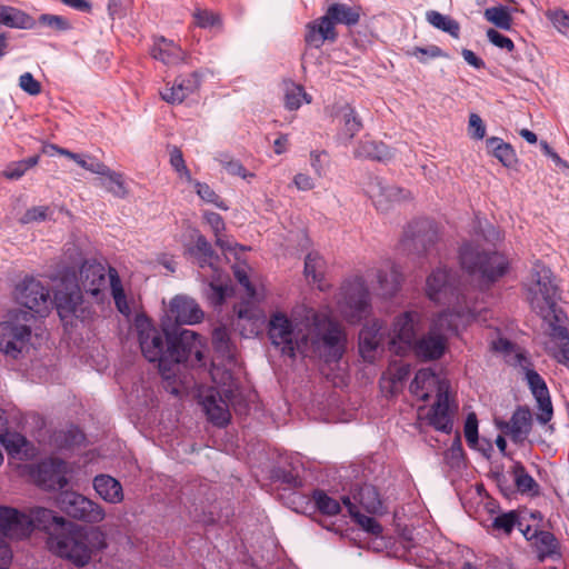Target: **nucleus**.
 I'll use <instances>...</instances> for the list:
<instances>
[{
	"label": "nucleus",
	"instance_id": "f257e3e1",
	"mask_svg": "<svg viewBox=\"0 0 569 569\" xmlns=\"http://www.w3.org/2000/svg\"><path fill=\"white\" fill-rule=\"evenodd\" d=\"M137 328L144 358L159 362L161 370L170 369L172 363L202 365L203 351L197 332L179 327L160 330L148 319L138 320Z\"/></svg>",
	"mask_w": 569,
	"mask_h": 569
},
{
	"label": "nucleus",
	"instance_id": "f03ea898",
	"mask_svg": "<svg viewBox=\"0 0 569 569\" xmlns=\"http://www.w3.org/2000/svg\"><path fill=\"white\" fill-rule=\"evenodd\" d=\"M48 545L57 556L79 568L87 566L93 553L107 548L106 535L100 528H87L71 521L49 538Z\"/></svg>",
	"mask_w": 569,
	"mask_h": 569
},
{
	"label": "nucleus",
	"instance_id": "7ed1b4c3",
	"mask_svg": "<svg viewBox=\"0 0 569 569\" xmlns=\"http://www.w3.org/2000/svg\"><path fill=\"white\" fill-rule=\"evenodd\" d=\"M426 292L430 300L451 307L447 311L452 312L453 318L473 320L480 312L469 292L460 287L458 274L452 269H435L427 278Z\"/></svg>",
	"mask_w": 569,
	"mask_h": 569
},
{
	"label": "nucleus",
	"instance_id": "20e7f679",
	"mask_svg": "<svg viewBox=\"0 0 569 569\" xmlns=\"http://www.w3.org/2000/svg\"><path fill=\"white\" fill-rule=\"evenodd\" d=\"M459 262L461 268L475 277L479 286L489 289L509 270L508 258L496 250H487L480 244L466 241L459 248Z\"/></svg>",
	"mask_w": 569,
	"mask_h": 569
},
{
	"label": "nucleus",
	"instance_id": "39448f33",
	"mask_svg": "<svg viewBox=\"0 0 569 569\" xmlns=\"http://www.w3.org/2000/svg\"><path fill=\"white\" fill-rule=\"evenodd\" d=\"M457 330L453 313L442 311L432 320L428 332L416 339L409 351L422 361L438 360L447 350L448 335L456 333Z\"/></svg>",
	"mask_w": 569,
	"mask_h": 569
},
{
	"label": "nucleus",
	"instance_id": "423d86ee",
	"mask_svg": "<svg viewBox=\"0 0 569 569\" xmlns=\"http://www.w3.org/2000/svg\"><path fill=\"white\" fill-rule=\"evenodd\" d=\"M532 278L533 283L528 288L532 310L549 323L562 322L565 315L557 305L558 288L551 279V271L545 267L540 270L535 268Z\"/></svg>",
	"mask_w": 569,
	"mask_h": 569
},
{
	"label": "nucleus",
	"instance_id": "0eeeda50",
	"mask_svg": "<svg viewBox=\"0 0 569 569\" xmlns=\"http://www.w3.org/2000/svg\"><path fill=\"white\" fill-rule=\"evenodd\" d=\"M268 337L281 355L291 359L308 353V335L296 332L291 319L283 312L277 311L270 316Z\"/></svg>",
	"mask_w": 569,
	"mask_h": 569
},
{
	"label": "nucleus",
	"instance_id": "6e6552de",
	"mask_svg": "<svg viewBox=\"0 0 569 569\" xmlns=\"http://www.w3.org/2000/svg\"><path fill=\"white\" fill-rule=\"evenodd\" d=\"M339 308L343 318L352 325L368 318L371 312V297L362 277H355L343 282Z\"/></svg>",
	"mask_w": 569,
	"mask_h": 569
},
{
	"label": "nucleus",
	"instance_id": "1a4fd4ad",
	"mask_svg": "<svg viewBox=\"0 0 569 569\" xmlns=\"http://www.w3.org/2000/svg\"><path fill=\"white\" fill-rule=\"evenodd\" d=\"M31 315L18 311L0 322V351L12 359H18L31 339V327L27 321Z\"/></svg>",
	"mask_w": 569,
	"mask_h": 569
},
{
	"label": "nucleus",
	"instance_id": "9d476101",
	"mask_svg": "<svg viewBox=\"0 0 569 569\" xmlns=\"http://www.w3.org/2000/svg\"><path fill=\"white\" fill-rule=\"evenodd\" d=\"M346 350V337L340 327L329 322L323 332L308 337V353L305 358H317L326 363H337Z\"/></svg>",
	"mask_w": 569,
	"mask_h": 569
},
{
	"label": "nucleus",
	"instance_id": "9b49d317",
	"mask_svg": "<svg viewBox=\"0 0 569 569\" xmlns=\"http://www.w3.org/2000/svg\"><path fill=\"white\" fill-rule=\"evenodd\" d=\"M57 505L69 517L88 522H101L106 512L96 501L74 491H62L58 496Z\"/></svg>",
	"mask_w": 569,
	"mask_h": 569
},
{
	"label": "nucleus",
	"instance_id": "f8f14e48",
	"mask_svg": "<svg viewBox=\"0 0 569 569\" xmlns=\"http://www.w3.org/2000/svg\"><path fill=\"white\" fill-rule=\"evenodd\" d=\"M439 234L430 220H417L410 223L402 239L405 250L418 256H433Z\"/></svg>",
	"mask_w": 569,
	"mask_h": 569
},
{
	"label": "nucleus",
	"instance_id": "ddd939ff",
	"mask_svg": "<svg viewBox=\"0 0 569 569\" xmlns=\"http://www.w3.org/2000/svg\"><path fill=\"white\" fill-rule=\"evenodd\" d=\"M420 316L416 311H405L398 315L388 330V348L397 355H406L417 339L416 326Z\"/></svg>",
	"mask_w": 569,
	"mask_h": 569
},
{
	"label": "nucleus",
	"instance_id": "4468645a",
	"mask_svg": "<svg viewBox=\"0 0 569 569\" xmlns=\"http://www.w3.org/2000/svg\"><path fill=\"white\" fill-rule=\"evenodd\" d=\"M68 466L60 458H50L37 465L31 476L43 490H61L68 485Z\"/></svg>",
	"mask_w": 569,
	"mask_h": 569
},
{
	"label": "nucleus",
	"instance_id": "2eb2a0df",
	"mask_svg": "<svg viewBox=\"0 0 569 569\" xmlns=\"http://www.w3.org/2000/svg\"><path fill=\"white\" fill-rule=\"evenodd\" d=\"M17 301L38 315L48 311L50 293L39 280L24 278L16 288Z\"/></svg>",
	"mask_w": 569,
	"mask_h": 569
},
{
	"label": "nucleus",
	"instance_id": "dca6fc26",
	"mask_svg": "<svg viewBox=\"0 0 569 569\" xmlns=\"http://www.w3.org/2000/svg\"><path fill=\"white\" fill-rule=\"evenodd\" d=\"M388 347V329L379 320H373L359 332V352L363 360L373 362L379 350Z\"/></svg>",
	"mask_w": 569,
	"mask_h": 569
},
{
	"label": "nucleus",
	"instance_id": "f3484780",
	"mask_svg": "<svg viewBox=\"0 0 569 569\" xmlns=\"http://www.w3.org/2000/svg\"><path fill=\"white\" fill-rule=\"evenodd\" d=\"M82 290L76 286L71 289H60L54 293V305L64 325H73V319L83 318Z\"/></svg>",
	"mask_w": 569,
	"mask_h": 569
},
{
	"label": "nucleus",
	"instance_id": "a211bd4d",
	"mask_svg": "<svg viewBox=\"0 0 569 569\" xmlns=\"http://www.w3.org/2000/svg\"><path fill=\"white\" fill-rule=\"evenodd\" d=\"M31 535V521L26 512L0 506V539H22Z\"/></svg>",
	"mask_w": 569,
	"mask_h": 569
},
{
	"label": "nucleus",
	"instance_id": "6ab92c4d",
	"mask_svg": "<svg viewBox=\"0 0 569 569\" xmlns=\"http://www.w3.org/2000/svg\"><path fill=\"white\" fill-rule=\"evenodd\" d=\"M370 192L376 208L382 212L392 206L411 199V192L393 184H383L379 179L370 183Z\"/></svg>",
	"mask_w": 569,
	"mask_h": 569
},
{
	"label": "nucleus",
	"instance_id": "aec40b11",
	"mask_svg": "<svg viewBox=\"0 0 569 569\" xmlns=\"http://www.w3.org/2000/svg\"><path fill=\"white\" fill-rule=\"evenodd\" d=\"M81 290L91 295L97 300L102 297L106 286V270L104 267L92 260H84L79 271V284Z\"/></svg>",
	"mask_w": 569,
	"mask_h": 569
},
{
	"label": "nucleus",
	"instance_id": "412c9836",
	"mask_svg": "<svg viewBox=\"0 0 569 569\" xmlns=\"http://www.w3.org/2000/svg\"><path fill=\"white\" fill-rule=\"evenodd\" d=\"M499 429L508 435L516 445H521L532 428V415L528 407L518 406L509 421L498 423Z\"/></svg>",
	"mask_w": 569,
	"mask_h": 569
},
{
	"label": "nucleus",
	"instance_id": "4be33fe9",
	"mask_svg": "<svg viewBox=\"0 0 569 569\" xmlns=\"http://www.w3.org/2000/svg\"><path fill=\"white\" fill-rule=\"evenodd\" d=\"M305 30L306 44L315 49H320L326 42L335 43L339 37L337 29L325 16L309 21Z\"/></svg>",
	"mask_w": 569,
	"mask_h": 569
},
{
	"label": "nucleus",
	"instance_id": "5701e85b",
	"mask_svg": "<svg viewBox=\"0 0 569 569\" xmlns=\"http://www.w3.org/2000/svg\"><path fill=\"white\" fill-rule=\"evenodd\" d=\"M526 378L529 388L539 406L540 413L537 415V420L541 425H546L551 420L553 415L548 387L542 377L532 369L527 370Z\"/></svg>",
	"mask_w": 569,
	"mask_h": 569
},
{
	"label": "nucleus",
	"instance_id": "b1692460",
	"mask_svg": "<svg viewBox=\"0 0 569 569\" xmlns=\"http://www.w3.org/2000/svg\"><path fill=\"white\" fill-rule=\"evenodd\" d=\"M453 415L449 406L448 392L439 389L437 400L427 415L428 423L436 430L449 435L453 429Z\"/></svg>",
	"mask_w": 569,
	"mask_h": 569
},
{
	"label": "nucleus",
	"instance_id": "393cba45",
	"mask_svg": "<svg viewBox=\"0 0 569 569\" xmlns=\"http://www.w3.org/2000/svg\"><path fill=\"white\" fill-rule=\"evenodd\" d=\"M201 84L199 72L193 71L188 76L176 78L171 87H166L160 96L170 104L182 103L190 94L194 93Z\"/></svg>",
	"mask_w": 569,
	"mask_h": 569
},
{
	"label": "nucleus",
	"instance_id": "a878e982",
	"mask_svg": "<svg viewBox=\"0 0 569 569\" xmlns=\"http://www.w3.org/2000/svg\"><path fill=\"white\" fill-rule=\"evenodd\" d=\"M27 516L28 520L31 521V532L34 529L42 530L48 535V539L57 536L68 522L63 517L43 507L30 509Z\"/></svg>",
	"mask_w": 569,
	"mask_h": 569
},
{
	"label": "nucleus",
	"instance_id": "bb28decb",
	"mask_svg": "<svg viewBox=\"0 0 569 569\" xmlns=\"http://www.w3.org/2000/svg\"><path fill=\"white\" fill-rule=\"evenodd\" d=\"M170 313L179 328L181 325L199 323L204 316L196 300L186 296H177L171 300Z\"/></svg>",
	"mask_w": 569,
	"mask_h": 569
},
{
	"label": "nucleus",
	"instance_id": "cd10ccee",
	"mask_svg": "<svg viewBox=\"0 0 569 569\" xmlns=\"http://www.w3.org/2000/svg\"><path fill=\"white\" fill-rule=\"evenodd\" d=\"M211 340L216 359L221 360L223 366H234L237 362V349L227 327H216L212 331Z\"/></svg>",
	"mask_w": 569,
	"mask_h": 569
},
{
	"label": "nucleus",
	"instance_id": "c85d7f7f",
	"mask_svg": "<svg viewBox=\"0 0 569 569\" xmlns=\"http://www.w3.org/2000/svg\"><path fill=\"white\" fill-rule=\"evenodd\" d=\"M323 16L336 28L337 24L353 27L359 23L361 17V7L349 6L342 2H333L328 6Z\"/></svg>",
	"mask_w": 569,
	"mask_h": 569
},
{
	"label": "nucleus",
	"instance_id": "c756f323",
	"mask_svg": "<svg viewBox=\"0 0 569 569\" xmlns=\"http://www.w3.org/2000/svg\"><path fill=\"white\" fill-rule=\"evenodd\" d=\"M93 488L106 502L117 505L123 500L121 483L109 475H98L93 478Z\"/></svg>",
	"mask_w": 569,
	"mask_h": 569
},
{
	"label": "nucleus",
	"instance_id": "7c9ffc66",
	"mask_svg": "<svg viewBox=\"0 0 569 569\" xmlns=\"http://www.w3.org/2000/svg\"><path fill=\"white\" fill-rule=\"evenodd\" d=\"M202 405L208 420L216 427L223 428L230 422L231 413L227 401L221 396L217 398L214 395H209Z\"/></svg>",
	"mask_w": 569,
	"mask_h": 569
},
{
	"label": "nucleus",
	"instance_id": "2f4dec72",
	"mask_svg": "<svg viewBox=\"0 0 569 569\" xmlns=\"http://www.w3.org/2000/svg\"><path fill=\"white\" fill-rule=\"evenodd\" d=\"M0 22L6 27L17 29H33L37 27V21L31 16L18 8L4 4H0Z\"/></svg>",
	"mask_w": 569,
	"mask_h": 569
},
{
	"label": "nucleus",
	"instance_id": "473e14b6",
	"mask_svg": "<svg viewBox=\"0 0 569 569\" xmlns=\"http://www.w3.org/2000/svg\"><path fill=\"white\" fill-rule=\"evenodd\" d=\"M437 383V376L431 369H420L415 375L410 383V392L419 400L426 402L430 398V392Z\"/></svg>",
	"mask_w": 569,
	"mask_h": 569
},
{
	"label": "nucleus",
	"instance_id": "72a5a7b5",
	"mask_svg": "<svg viewBox=\"0 0 569 569\" xmlns=\"http://www.w3.org/2000/svg\"><path fill=\"white\" fill-rule=\"evenodd\" d=\"M353 156L360 159L385 161L390 157V151L383 142L363 139L355 148Z\"/></svg>",
	"mask_w": 569,
	"mask_h": 569
},
{
	"label": "nucleus",
	"instance_id": "f704fd0d",
	"mask_svg": "<svg viewBox=\"0 0 569 569\" xmlns=\"http://www.w3.org/2000/svg\"><path fill=\"white\" fill-rule=\"evenodd\" d=\"M342 503L347 508L349 516L357 522L365 531L373 536H379L382 532L381 525L372 517L361 513L356 503H353L348 496L342 497Z\"/></svg>",
	"mask_w": 569,
	"mask_h": 569
},
{
	"label": "nucleus",
	"instance_id": "c9c22d12",
	"mask_svg": "<svg viewBox=\"0 0 569 569\" xmlns=\"http://www.w3.org/2000/svg\"><path fill=\"white\" fill-rule=\"evenodd\" d=\"M550 337L560 342L559 350L555 353V358L559 363L569 369V331L562 322L551 321Z\"/></svg>",
	"mask_w": 569,
	"mask_h": 569
},
{
	"label": "nucleus",
	"instance_id": "e433bc0d",
	"mask_svg": "<svg viewBox=\"0 0 569 569\" xmlns=\"http://www.w3.org/2000/svg\"><path fill=\"white\" fill-rule=\"evenodd\" d=\"M342 122L338 137L347 144L362 129L363 124L356 110L350 106L342 109Z\"/></svg>",
	"mask_w": 569,
	"mask_h": 569
},
{
	"label": "nucleus",
	"instance_id": "4c0bfd02",
	"mask_svg": "<svg viewBox=\"0 0 569 569\" xmlns=\"http://www.w3.org/2000/svg\"><path fill=\"white\" fill-rule=\"evenodd\" d=\"M488 151L497 158L505 167H511L516 161V152L510 143L501 138L490 137L486 140Z\"/></svg>",
	"mask_w": 569,
	"mask_h": 569
},
{
	"label": "nucleus",
	"instance_id": "58836bf2",
	"mask_svg": "<svg viewBox=\"0 0 569 569\" xmlns=\"http://www.w3.org/2000/svg\"><path fill=\"white\" fill-rule=\"evenodd\" d=\"M535 538L538 559L540 561H543L546 558H555L556 556L560 557L559 542L553 533L542 530L537 532Z\"/></svg>",
	"mask_w": 569,
	"mask_h": 569
},
{
	"label": "nucleus",
	"instance_id": "ea45409f",
	"mask_svg": "<svg viewBox=\"0 0 569 569\" xmlns=\"http://www.w3.org/2000/svg\"><path fill=\"white\" fill-rule=\"evenodd\" d=\"M510 473L513 477L517 490L520 493H538L539 485L530 476L521 461H515Z\"/></svg>",
	"mask_w": 569,
	"mask_h": 569
},
{
	"label": "nucleus",
	"instance_id": "a19ab883",
	"mask_svg": "<svg viewBox=\"0 0 569 569\" xmlns=\"http://www.w3.org/2000/svg\"><path fill=\"white\" fill-rule=\"evenodd\" d=\"M53 438L57 447L60 449L80 447L86 440L84 433L77 426H69L66 429L56 431Z\"/></svg>",
	"mask_w": 569,
	"mask_h": 569
},
{
	"label": "nucleus",
	"instance_id": "79ce46f5",
	"mask_svg": "<svg viewBox=\"0 0 569 569\" xmlns=\"http://www.w3.org/2000/svg\"><path fill=\"white\" fill-rule=\"evenodd\" d=\"M426 19L433 28L447 32L452 38H459L460 24L453 18L445 16L438 11L430 10L426 13Z\"/></svg>",
	"mask_w": 569,
	"mask_h": 569
},
{
	"label": "nucleus",
	"instance_id": "37998d69",
	"mask_svg": "<svg viewBox=\"0 0 569 569\" xmlns=\"http://www.w3.org/2000/svg\"><path fill=\"white\" fill-rule=\"evenodd\" d=\"M104 169L107 172H101L99 174L104 178L101 182L102 187L117 198H126L128 196V189L126 187L123 174L111 170L108 166H104Z\"/></svg>",
	"mask_w": 569,
	"mask_h": 569
},
{
	"label": "nucleus",
	"instance_id": "c03bdc74",
	"mask_svg": "<svg viewBox=\"0 0 569 569\" xmlns=\"http://www.w3.org/2000/svg\"><path fill=\"white\" fill-rule=\"evenodd\" d=\"M109 280H110L111 293H112L114 305H116L118 311L121 312L122 315L128 316L131 312V310L127 302V297H126L121 280L119 278V274H118L117 270L113 268L109 269Z\"/></svg>",
	"mask_w": 569,
	"mask_h": 569
},
{
	"label": "nucleus",
	"instance_id": "a18cd8bd",
	"mask_svg": "<svg viewBox=\"0 0 569 569\" xmlns=\"http://www.w3.org/2000/svg\"><path fill=\"white\" fill-rule=\"evenodd\" d=\"M0 443L9 456L16 457L23 452V448L29 445V441L23 435L8 431L6 428L0 432Z\"/></svg>",
	"mask_w": 569,
	"mask_h": 569
},
{
	"label": "nucleus",
	"instance_id": "49530a36",
	"mask_svg": "<svg viewBox=\"0 0 569 569\" xmlns=\"http://www.w3.org/2000/svg\"><path fill=\"white\" fill-rule=\"evenodd\" d=\"M317 510L326 516H336L341 511V505L338 500L331 498L326 491L315 489L311 495Z\"/></svg>",
	"mask_w": 569,
	"mask_h": 569
},
{
	"label": "nucleus",
	"instance_id": "de8ad7c7",
	"mask_svg": "<svg viewBox=\"0 0 569 569\" xmlns=\"http://www.w3.org/2000/svg\"><path fill=\"white\" fill-rule=\"evenodd\" d=\"M377 280L385 297H393L400 288V274L396 269H392L390 272L379 270L377 272Z\"/></svg>",
	"mask_w": 569,
	"mask_h": 569
},
{
	"label": "nucleus",
	"instance_id": "09e8293b",
	"mask_svg": "<svg viewBox=\"0 0 569 569\" xmlns=\"http://www.w3.org/2000/svg\"><path fill=\"white\" fill-rule=\"evenodd\" d=\"M443 461L451 469H460L465 463V451L460 433H457L450 448L443 452Z\"/></svg>",
	"mask_w": 569,
	"mask_h": 569
},
{
	"label": "nucleus",
	"instance_id": "8fccbe9b",
	"mask_svg": "<svg viewBox=\"0 0 569 569\" xmlns=\"http://www.w3.org/2000/svg\"><path fill=\"white\" fill-rule=\"evenodd\" d=\"M40 156L36 154L20 161H13L9 163L4 171L3 177L9 180L20 179L27 170L38 164Z\"/></svg>",
	"mask_w": 569,
	"mask_h": 569
},
{
	"label": "nucleus",
	"instance_id": "3c124183",
	"mask_svg": "<svg viewBox=\"0 0 569 569\" xmlns=\"http://www.w3.org/2000/svg\"><path fill=\"white\" fill-rule=\"evenodd\" d=\"M485 18L496 27L510 30L512 26V17L506 7H490L485 10Z\"/></svg>",
	"mask_w": 569,
	"mask_h": 569
},
{
	"label": "nucleus",
	"instance_id": "603ef678",
	"mask_svg": "<svg viewBox=\"0 0 569 569\" xmlns=\"http://www.w3.org/2000/svg\"><path fill=\"white\" fill-rule=\"evenodd\" d=\"M358 499L360 505L370 513L377 512L382 506L379 493L372 486L361 487L358 492Z\"/></svg>",
	"mask_w": 569,
	"mask_h": 569
},
{
	"label": "nucleus",
	"instance_id": "864d4df0",
	"mask_svg": "<svg viewBox=\"0 0 569 569\" xmlns=\"http://www.w3.org/2000/svg\"><path fill=\"white\" fill-rule=\"evenodd\" d=\"M323 259L316 252H309L305 259V274L311 278L313 282L320 281L323 273Z\"/></svg>",
	"mask_w": 569,
	"mask_h": 569
},
{
	"label": "nucleus",
	"instance_id": "5fc2aeb1",
	"mask_svg": "<svg viewBox=\"0 0 569 569\" xmlns=\"http://www.w3.org/2000/svg\"><path fill=\"white\" fill-rule=\"evenodd\" d=\"M36 21L37 24L47 27L57 32H64L72 29L71 22L63 16L42 13Z\"/></svg>",
	"mask_w": 569,
	"mask_h": 569
},
{
	"label": "nucleus",
	"instance_id": "6e6d98bb",
	"mask_svg": "<svg viewBox=\"0 0 569 569\" xmlns=\"http://www.w3.org/2000/svg\"><path fill=\"white\" fill-rule=\"evenodd\" d=\"M408 57H416L421 63H426L428 59L447 58V53L438 46L413 47L406 51Z\"/></svg>",
	"mask_w": 569,
	"mask_h": 569
},
{
	"label": "nucleus",
	"instance_id": "4d7b16f0",
	"mask_svg": "<svg viewBox=\"0 0 569 569\" xmlns=\"http://www.w3.org/2000/svg\"><path fill=\"white\" fill-rule=\"evenodd\" d=\"M194 189L197 194L206 202L214 204L217 208L227 210L228 206L224 201L216 193V191L207 183L194 181Z\"/></svg>",
	"mask_w": 569,
	"mask_h": 569
},
{
	"label": "nucleus",
	"instance_id": "13d9d810",
	"mask_svg": "<svg viewBox=\"0 0 569 569\" xmlns=\"http://www.w3.org/2000/svg\"><path fill=\"white\" fill-rule=\"evenodd\" d=\"M192 253L199 257L201 266L211 264L212 259L217 257L211 243L202 234H198Z\"/></svg>",
	"mask_w": 569,
	"mask_h": 569
},
{
	"label": "nucleus",
	"instance_id": "bf43d9fd",
	"mask_svg": "<svg viewBox=\"0 0 569 569\" xmlns=\"http://www.w3.org/2000/svg\"><path fill=\"white\" fill-rule=\"evenodd\" d=\"M518 522V513L516 511H509L497 516L493 519L492 528L495 530L502 531L506 535H510Z\"/></svg>",
	"mask_w": 569,
	"mask_h": 569
},
{
	"label": "nucleus",
	"instance_id": "052dcab7",
	"mask_svg": "<svg viewBox=\"0 0 569 569\" xmlns=\"http://www.w3.org/2000/svg\"><path fill=\"white\" fill-rule=\"evenodd\" d=\"M302 99H305L307 103L310 102L303 87L292 86V88L288 89L286 92L284 106L289 110H297L301 107Z\"/></svg>",
	"mask_w": 569,
	"mask_h": 569
},
{
	"label": "nucleus",
	"instance_id": "680f3d73",
	"mask_svg": "<svg viewBox=\"0 0 569 569\" xmlns=\"http://www.w3.org/2000/svg\"><path fill=\"white\" fill-rule=\"evenodd\" d=\"M169 47H172V49L176 50V47L171 41H167L164 38H161V42L152 49V57L166 64L174 62L178 59V56L174 54Z\"/></svg>",
	"mask_w": 569,
	"mask_h": 569
},
{
	"label": "nucleus",
	"instance_id": "e2e57ef3",
	"mask_svg": "<svg viewBox=\"0 0 569 569\" xmlns=\"http://www.w3.org/2000/svg\"><path fill=\"white\" fill-rule=\"evenodd\" d=\"M218 160L221 163V166L227 170V172L232 176H239L243 179L253 176L252 173H248L247 169L239 160L232 159L226 153H221Z\"/></svg>",
	"mask_w": 569,
	"mask_h": 569
},
{
	"label": "nucleus",
	"instance_id": "0e129e2a",
	"mask_svg": "<svg viewBox=\"0 0 569 569\" xmlns=\"http://www.w3.org/2000/svg\"><path fill=\"white\" fill-rule=\"evenodd\" d=\"M170 164L180 177L186 178L188 182H192L191 172L186 166L181 150L177 147L170 150Z\"/></svg>",
	"mask_w": 569,
	"mask_h": 569
},
{
	"label": "nucleus",
	"instance_id": "69168bd1",
	"mask_svg": "<svg viewBox=\"0 0 569 569\" xmlns=\"http://www.w3.org/2000/svg\"><path fill=\"white\" fill-rule=\"evenodd\" d=\"M193 19H194L196 26H198L202 29L213 28L221 23L220 17L211 10L198 9L193 13Z\"/></svg>",
	"mask_w": 569,
	"mask_h": 569
},
{
	"label": "nucleus",
	"instance_id": "338daca9",
	"mask_svg": "<svg viewBox=\"0 0 569 569\" xmlns=\"http://www.w3.org/2000/svg\"><path fill=\"white\" fill-rule=\"evenodd\" d=\"M465 437L468 446L475 449L478 445V419L475 412L467 416L465 422Z\"/></svg>",
	"mask_w": 569,
	"mask_h": 569
},
{
	"label": "nucleus",
	"instance_id": "774afa93",
	"mask_svg": "<svg viewBox=\"0 0 569 569\" xmlns=\"http://www.w3.org/2000/svg\"><path fill=\"white\" fill-rule=\"evenodd\" d=\"M547 17L561 33L569 32V14L565 10L548 11Z\"/></svg>",
	"mask_w": 569,
	"mask_h": 569
}]
</instances>
